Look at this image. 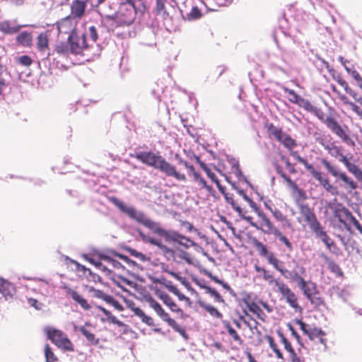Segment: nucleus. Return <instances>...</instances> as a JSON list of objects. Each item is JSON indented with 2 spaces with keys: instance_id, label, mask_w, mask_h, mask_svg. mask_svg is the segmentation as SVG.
<instances>
[{
  "instance_id": "e433bc0d",
  "label": "nucleus",
  "mask_w": 362,
  "mask_h": 362,
  "mask_svg": "<svg viewBox=\"0 0 362 362\" xmlns=\"http://www.w3.org/2000/svg\"><path fill=\"white\" fill-rule=\"evenodd\" d=\"M254 245L259 251L260 255L266 257L267 259L268 257L271 255L272 252H269L267 247L261 242L255 240L254 241Z\"/></svg>"
},
{
  "instance_id": "39448f33",
  "label": "nucleus",
  "mask_w": 362,
  "mask_h": 362,
  "mask_svg": "<svg viewBox=\"0 0 362 362\" xmlns=\"http://www.w3.org/2000/svg\"><path fill=\"white\" fill-rule=\"evenodd\" d=\"M105 0H71L69 3L70 6V16L74 17L75 19L79 21L85 14L86 9L88 4H100Z\"/></svg>"
},
{
  "instance_id": "f03ea898",
  "label": "nucleus",
  "mask_w": 362,
  "mask_h": 362,
  "mask_svg": "<svg viewBox=\"0 0 362 362\" xmlns=\"http://www.w3.org/2000/svg\"><path fill=\"white\" fill-rule=\"evenodd\" d=\"M111 202L130 218L135 220L140 224H142L152 233L158 235V236H161L164 228L161 227L160 223L153 221L142 211L136 210L132 206L125 204L123 202L116 197H112L111 199Z\"/></svg>"
},
{
  "instance_id": "f3484780",
  "label": "nucleus",
  "mask_w": 362,
  "mask_h": 362,
  "mask_svg": "<svg viewBox=\"0 0 362 362\" xmlns=\"http://www.w3.org/2000/svg\"><path fill=\"white\" fill-rule=\"evenodd\" d=\"M296 268L298 269V270H291L289 271L286 269H285L284 272L281 274L285 279H288L291 282L297 279V277L300 274H304L305 272V269L303 267H298V265H296Z\"/></svg>"
},
{
  "instance_id": "774afa93",
  "label": "nucleus",
  "mask_w": 362,
  "mask_h": 362,
  "mask_svg": "<svg viewBox=\"0 0 362 362\" xmlns=\"http://www.w3.org/2000/svg\"><path fill=\"white\" fill-rule=\"evenodd\" d=\"M308 224L310 228L313 233L322 227L320 223L317 220V218L308 223Z\"/></svg>"
},
{
  "instance_id": "bf43d9fd",
  "label": "nucleus",
  "mask_w": 362,
  "mask_h": 362,
  "mask_svg": "<svg viewBox=\"0 0 362 362\" xmlns=\"http://www.w3.org/2000/svg\"><path fill=\"white\" fill-rule=\"evenodd\" d=\"M279 156L282 161L285 163L286 167L287 168L288 170L293 174H295L296 173V170L294 168V165L291 164L288 159L285 157V156L282 155L281 153H279Z\"/></svg>"
},
{
  "instance_id": "423d86ee",
  "label": "nucleus",
  "mask_w": 362,
  "mask_h": 362,
  "mask_svg": "<svg viewBox=\"0 0 362 362\" xmlns=\"http://www.w3.org/2000/svg\"><path fill=\"white\" fill-rule=\"evenodd\" d=\"M78 21L74 17L68 16L57 23V29L59 34L67 35V40H71L75 36L76 25Z\"/></svg>"
},
{
  "instance_id": "e2e57ef3",
  "label": "nucleus",
  "mask_w": 362,
  "mask_h": 362,
  "mask_svg": "<svg viewBox=\"0 0 362 362\" xmlns=\"http://www.w3.org/2000/svg\"><path fill=\"white\" fill-rule=\"evenodd\" d=\"M102 259L108 263L109 264L112 265L115 268H119L122 267V264L119 262L109 257H103Z\"/></svg>"
},
{
  "instance_id": "2eb2a0df",
  "label": "nucleus",
  "mask_w": 362,
  "mask_h": 362,
  "mask_svg": "<svg viewBox=\"0 0 362 362\" xmlns=\"http://www.w3.org/2000/svg\"><path fill=\"white\" fill-rule=\"evenodd\" d=\"M160 237H164L166 241H174L177 242L179 239H185L187 242H190V239L180 235L176 231L174 230H167L163 229V232Z\"/></svg>"
},
{
  "instance_id": "58836bf2",
  "label": "nucleus",
  "mask_w": 362,
  "mask_h": 362,
  "mask_svg": "<svg viewBox=\"0 0 362 362\" xmlns=\"http://www.w3.org/2000/svg\"><path fill=\"white\" fill-rule=\"evenodd\" d=\"M45 356L46 362H58V358L53 353L49 345L46 344L45 346Z\"/></svg>"
},
{
  "instance_id": "c03bdc74",
  "label": "nucleus",
  "mask_w": 362,
  "mask_h": 362,
  "mask_svg": "<svg viewBox=\"0 0 362 362\" xmlns=\"http://www.w3.org/2000/svg\"><path fill=\"white\" fill-rule=\"evenodd\" d=\"M262 276L263 279L267 281L269 285L274 284L276 288H278L279 284H281L283 282L279 279H274L273 275L270 274L267 271L264 272Z\"/></svg>"
},
{
  "instance_id": "a19ab883",
  "label": "nucleus",
  "mask_w": 362,
  "mask_h": 362,
  "mask_svg": "<svg viewBox=\"0 0 362 362\" xmlns=\"http://www.w3.org/2000/svg\"><path fill=\"white\" fill-rule=\"evenodd\" d=\"M284 90L285 93H287L290 97L288 98V100L294 104H298L299 100L302 98L300 95H298L293 90L289 89L288 88H284Z\"/></svg>"
},
{
  "instance_id": "69168bd1",
  "label": "nucleus",
  "mask_w": 362,
  "mask_h": 362,
  "mask_svg": "<svg viewBox=\"0 0 362 362\" xmlns=\"http://www.w3.org/2000/svg\"><path fill=\"white\" fill-rule=\"evenodd\" d=\"M208 293L214 297L216 301L220 303L224 302V300L223 299L221 296L215 289L208 288Z\"/></svg>"
},
{
  "instance_id": "cd10ccee",
  "label": "nucleus",
  "mask_w": 362,
  "mask_h": 362,
  "mask_svg": "<svg viewBox=\"0 0 362 362\" xmlns=\"http://www.w3.org/2000/svg\"><path fill=\"white\" fill-rule=\"evenodd\" d=\"M232 167L233 168V174L235 175V177L240 181V182H245L248 185L250 186V182L247 180L245 176L242 173L238 161L235 160H233L231 163Z\"/></svg>"
},
{
  "instance_id": "49530a36",
  "label": "nucleus",
  "mask_w": 362,
  "mask_h": 362,
  "mask_svg": "<svg viewBox=\"0 0 362 362\" xmlns=\"http://www.w3.org/2000/svg\"><path fill=\"white\" fill-rule=\"evenodd\" d=\"M166 0H156V11L158 15L165 16L167 13L165 9V4Z\"/></svg>"
},
{
  "instance_id": "864d4df0",
  "label": "nucleus",
  "mask_w": 362,
  "mask_h": 362,
  "mask_svg": "<svg viewBox=\"0 0 362 362\" xmlns=\"http://www.w3.org/2000/svg\"><path fill=\"white\" fill-rule=\"evenodd\" d=\"M281 177L288 184V185L291 187L294 191H297L299 193L302 192V189H299L298 185L293 180H291V179L286 174H282Z\"/></svg>"
},
{
  "instance_id": "f257e3e1",
  "label": "nucleus",
  "mask_w": 362,
  "mask_h": 362,
  "mask_svg": "<svg viewBox=\"0 0 362 362\" xmlns=\"http://www.w3.org/2000/svg\"><path fill=\"white\" fill-rule=\"evenodd\" d=\"M133 156L144 164L159 170L168 177H173L178 181H186L185 174L178 172L173 165L158 154L151 151H139L136 152Z\"/></svg>"
},
{
  "instance_id": "7c9ffc66",
  "label": "nucleus",
  "mask_w": 362,
  "mask_h": 362,
  "mask_svg": "<svg viewBox=\"0 0 362 362\" xmlns=\"http://www.w3.org/2000/svg\"><path fill=\"white\" fill-rule=\"evenodd\" d=\"M247 308L248 310L253 313L254 314L257 315V317L262 320H264V316L265 315H264V313L263 312V310L260 308L259 306H258L256 303H247Z\"/></svg>"
},
{
  "instance_id": "37998d69",
  "label": "nucleus",
  "mask_w": 362,
  "mask_h": 362,
  "mask_svg": "<svg viewBox=\"0 0 362 362\" xmlns=\"http://www.w3.org/2000/svg\"><path fill=\"white\" fill-rule=\"evenodd\" d=\"M164 303L169 307L171 311L180 313L181 315L183 314L182 310L178 308L177 305L173 301L171 297L167 298V300Z\"/></svg>"
},
{
  "instance_id": "13d9d810",
  "label": "nucleus",
  "mask_w": 362,
  "mask_h": 362,
  "mask_svg": "<svg viewBox=\"0 0 362 362\" xmlns=\"http://www.w3.org/2000/svg\"><path fill=\"white\" fill-rule=\"evenodd\" d=\"M225 199L227 203L230 204L235 211H237L239 214H241V208L237 205L232 197H230L228 194H225Z\"/></svg>"
},
{
  "instance_id": "a211bd4d",
  "label": "nucleus",
  "mask_w": 362,
  "mask_h": 362,
  "mask_svg": "<svg viewBox=\"0 0 362 362\" xmlns=\"http://www.w3.org/2000/svg\"><path fill=\"white\" fill-rule=\"evenodd\" d=\"M341 141L346 143L348 146L354 147L355 146L354 141L346 134V131L339 125V127L333 132Z\"/></svg>"
},
{
  "instance_id": "20e7f679",
  "label": "nucleus",
  "mask_w": 362,
  "mask_h": 362,
  "mask_svg": "<svg viewBox=\"0 0 362 362\" xmlns=\"http://www.w3.org/2000/svg\"><path fill=\"white\" fill-rule=\"evenodd\" d=\"M322 163L332 176L340 179L344 182L346 188L356 189L358 187L357 183L352 178L349 177L344 172L340 171L337 167L332 165L328 160L323 159Z\"/></svg>"
},
{
  "instance_id": "5fc2aeb1",
  "label": "nucleus",
  "mask_w": 362,
  "mask_h": 362,
  "mask_svg": "<svg viewBox=\"0 0 362 362\" xmlns=\"http://www.w3.org/2000/svg\"><path fill=\"white\" fill-rule=\"evenodd\" d=\"M16 62L24 66H29L31 65L33 60L30 57L27 55H23L17 57Z\"/></svg>"
},
{
  "instance_id": "8fccbe9b",
  "label": "nucleus",
  "mask_w": 362,
  "mask_h": 362,
  "mask_svg": "<svg viewBox=\"0 0 362 362\" xmlns=\"http://www.w3.org/2000/svg\"><path fill=\"white\" fill-rule=\"evenodd\" d=\"M267 209L270 210L274 218L279 221H287L286 217L277 209H272L271 207L267 206Z\"/></svg>"
},
{
  "instance_id": "c756f323",
  "label": "nucleus",
  "mask_w": 362,
  "mask_h": 362,
  "mask_svg": "<svg viewBox=\"0 0 362 362\" xmlns=\"http://www.w3.org/2000/svg\"><path fill=\"white\" fill-rule=\"evenodd\" d=\"M193 179L202 188L206 189L209 192L212 191V187L208 185L205 180L197 173L194 172Z\"/></svg>"
},
{
  "instance_id": "aec40b11",
  "label": "nucleus",
  "mask_w": 362,
  "mask_h": 362,
  "mask_svg": "<svg viewBox=\"0 0 362 362\" xmlns=\"http://www.w3.org/2000/svg\"><path fill=\"white\" fill-rule=\"evenodd\" d=\"M132 311L134 312V315L139 317L144 323L148 326H153L154 325L153 318L146 315L141 308H132Z\"/></svg>"
},
{
  "instance_id": "0e129e2a",
  "label": "nucleus",
  "mask_w": 362,
  "mask_h": 362,
  "mask_svg": "<svg viewBox=\"0 0 362 362\" xmlns=\"http://www.w3.org/2000/svg\"><path fill=\"white\" fill-rule=\"evenodd\" d=\"M129 8L127 9V11L128 12L127 17L124 20V23L127 24H130L132 23V21L134 18V13H135L134 7L132 5H129Z\"/></svg>"
},
{
  "instance_id": "f8f14e48",
  "label": "nucleus",
  "mask_w": 362,
  "mask_h": 362,
  "mask_svg": "<svg viewBox=\"0 0 362 362\" xmlns=\"http://www.w3.org/2000/svg\"><path fill=\"white\" fill-rule=\"evenodd\" d=\"M0 293L6 300L12 299L16 293L15 286L8 281L0 277Z\"/></svg>"
},
{
  "instance_id": "680f3d73",
  "label": "nucleus",
  "mask_w": 362,
  "mask_h": 362,
  "mask_svg": "<svg viewBox=\"0 0 362 362\" xmlns=\"http://www.w3.org/2000/svg\"><path fill=\"white\" fill-rule=\"evenodd\" d=\"M311 113L314 114L322 122H324L325 119H326V118H325L324 112L320 108H318L315 106L314 107Z\"/></svg>"
},
{
  "instance_id": "3c124183",
  "label": "nucleus",
  "mask_w": 362,
  "mask_h": 362,
  "mask_svg": "<svg viewBox=\"0 0 362 362\" xmlns=\"http://www.w3.org/2000/svg\"><path fill=\"white\" fill-rule=\"evenodd\" d=\"M298 105L302 108H303L305 110L311 112L312 110L314 108V105H313L309 100L302 98L298 104Z\"/></svg>"
},
{
  "instance_id": "c85d7f7f",
  "label": "nucleus",
  "mask_w": 362,
  "mask_h": 362,
  "mask_svg": "<svg viewBox=\"0 0 362 362\" xmlns=\"http://www.w3.org/2000/svg\"><path fill=\"white\" fill-rule=\"evenodd\" d=\"M200 305L207 311L211 316L221 319L223 317V315L214 306L206 304L204 303H200Z\"/></svg>"
},
{
  "instance_id": "79ce46f5",
  "label": "nucleus",
  "mask_w": 362,
  "mask_h": 362,
  "mask_svg": "<svg viewBox=\"0 0 362 362\" xmlns=\"http://www.w3.org/2000/svg\"><path fill=\"white\" fill-rule=\"evenodd\" d=\"M267 129L269 133L275 137L276 139H279L281 135L283 134V132L281 128L274 126L273 124H269L267 125Z\"/></svg>"
},
{
  "instance_id": "6ab92c4d",
  "label": "nucleus",
  "mask_w": 362,
  "mask_h": 362,
  "mask_svg": "<svg viewBox=\"0 0 362 362\" xmlns=\"http://www.w3.org/2000/svg\"><path fill=\"white\" fill-rule=\"evenodd\" d=\"M25 25L11 26L8 21H5L0 23V31L4 34H13L20 30L22 27Z\"/></svg>"
},
{
  "instance_id": "0eeeda50",
  "label": "nucleus",
  "mask_w": 362,
  "mask_h": 362,
  "mask_svg": "<svg viewBox=\"0 0 362 362\" xmlns=\"http://www.w3.org/2000/svg\"><path fill=\"white\" fill-rule=\"evenodd\" d=\"M145 300L148 303L149 306L153 308L157 315L169 326L175 325V320L170 318L168 313H167L161 307V305L150 295L148 294L144 296Z\"/></svg>"
},
{
  "instance_id": "338daca9",
  "label": "nucleus",
  "mask_w": 362,
  "mask_h": 362,
  "mask_svg": "<svg viewBox=\"0 0 362 362\" xmlns=\"http://www.w3.org/2000/svg\"><path fill=\"white\" fill-rule=\"evenodd\" d=\"M347 221H349L358 231H360L362 229V226L360 224L358 221L352 215L351 212L350 213V216L348 217Z\"/></svg>"
},
{
  "instance_id": "4d7b16f0",
  "label": "nucleus",
  "mask_w": 362,
  "mask_h": 362,
  "mask_svg": "<svg viewBox=\"0 0 362 362\" xmlns=\"http://www.w3.org/2000/svg\"><path fill=\"white\" fill-rule=\"evenodd\" d=\"M269 346L275 352L276 357L280 359H284L283 354L280 351V350L277 348L276 344L272 337H269Z\"/></svg>"
},
{
  "instance_id": "bb28decb",
  "label": "nucleus",
  "mask_w": 362,
  "mask_h": 362,
  "mask_svg": "<svg viewBox=\"0 0 362 362\" xmlns=\"http://www.w3.org/2000/svg\"><path fill=\"white\" fill-rule=\"evenodd\" d=\"M201 16L202 12L197 6H193L189 12L183 15V18L189 21L199 19Z\"/></svg>"
},
{
  "instance_id": "6e6552de",
  "label": "nucleus",
  "mask_w": 362,
  "mask_h": 362,
  "mask_svg": "<svg viewBox=\"0 0 362 362\" xmlns=\"http://www.w3.org/2000/svg\"><path fill=\"white\" fill-rule=\"evenodd\" d=\"M277 290L291 308L294 309L299 308L296 294L285 283L279 284Z\"/></svg>"
},
{
  "instance_id": "473e14b6",
  "label": "nucleus",
  "mask_w": 362,
  "mask_h": 362,
  "mask_svg": "<svg viewBox=\"0 0 362 362\" xmlns=\"http://www.w3.org/2000/svg\"><path fill=\"white\" fill-rule=\"evenodd\" d=\"M345 70L352 76V78L356 81L358 86L362 90V77L361 75L354 68L345 66Z\"/></svg>"
},
{
  "instance_id": "6e6d98bb",
  "label": "nucleus",
  "mask_w": 362,
  "mask_h": 362,
  "mask_svg": "<svg viewBox=\"0 0 362 362\" xmlns=\"http://www.w3.org/2000/svg\"><path fill=\"white\" fill-rule=\"evenodd\" d=\"M56 51L59 54H66L70 51L68 42L66 43H59L56 47Z\"/></svg>"
},
{
  "instance_id": "a18cd8bd",
  "label": "nucleus",
  "mask_w": 362,
  "mask_h": 362,
  "mask_svg": "<svg viewBox=\"0 0 362 362\" xmlns=\"http://www.w3.org/2000/svg\"><path fill=\"white\" fill-rule=\"evenodd\" d=\"M320 182V185L325 188V189L327 192L333 193V189H334V187L329 183V181L327 178H323L322 177V173H320V177L316 179Z\"/></svg>"
},
{
  "instance_id": "de8ad7c7",
  "label": "nucleus",
  "mask_w": 362,
  "mask_h": 362,
  "mask_svg": "<svg viewBox=\"0 0 362 362\" xmlns=\"http://www.w3.org/2000/svg\"><path fill=\"white\" fill-rule=\"evenodd\" d=\"M324 123L332 132H334L339 126V123L332 117H326Z\"/></svg>"
},
{
  "instance_id": "dca6fc26",
  "label": "nucleus",
  "mask_w": 362,
  "mask_h": 362,
  "mask_svg": "<svg viewBox=\"0 0 362 362\" xmlns=\"http://www.w3.org/2000/svg\"><path fill=\"white\" fill-rule=\"evenodd\" d=\"M68 293L71 296L72 299L78 303L85 310L90 309V305L88 304V301L78 292L72 289H69Z\"/></svg>"
},
{
  "instance_id": "f704fd0d",
  "label": "nucleus",
  "mask_w": 362,
  "mask_h": 362,
  "mask_svg": "<svg viewBox=\"0 0 362 362\" xmlns=\"http://www.w3.org/2000/svg\"><path fill=\"white\" fill-rule=\"evenodd\" d=\"M346 168L358 180H362V170L356 164L350 163Z\"/></svg>"
},
{
  "instance_id": "ea45409f",
  "label": "nucleus",
  "mask_w": 362,
  "mask_h": 362,
  "mask_svg": "<svg viewBox=\"0 0 362 362\" xmlns=\"http://www.w3.org/2000/svg\"><path fill=\"white\" fill-rule=\"evenodd\" d=\"M276 238H277L279 241L285 245V246L288 248L289 251L293 250V246L288 239L282 234V233L279 230L276 231V233L274 235Z\"/></svg>"
},
{
  "instance_id": "09e8293b",
  "label": "nucleus",
  "mask_w": 362,
  "mask_h": 362,
  "mask_svg": "<svg viewBox=\"0 0 362 362\" xmlns=\"http://www.w3.org/2000/svg\"><path fill=\"white\" fill-rule=\"evenodd\" d=\"M96 308L101 310L104 315L107 317V319L109 320L112 323L117 324L119 322L117 317L112 315V313L106 310L105 308L100 306V305H96Z\"/></svg>"
},
{
  "instance_id": "ddd939ff",
  "label": "nucleus",
  "mask_w": 362,
  "mask_h": 362,
  "mask_svg": "<svg viewBox=\"0 0 362 362\" xmlns=\"http://www.w3.org/2000/svg\"><path fill=\"white\" fill-rule=\"evenodd\" d=\"M351 211L343 206L341 204H339L334 211V216L337 217L340 223L344 225V226L349 229L346 220L350 216Z\"/></svg>"
},
{
  "instance_id": "412c9836",
  "label": "nucleus",
  "mask_w": 362,
  "mask_h": 362,
  "mask_svg": "<svg viewBox=\"0 0 362 362\" xmlns=\"http://www.w3.org/2000/svg\"><path fill=\"white\" fill-rule=\"evenodd\" d=\"M16 40L18 44L24 47H29L31 45L33 37L30 33L23 31L17 36Z\"/></svg>"
},
{
  "instance_id": "1a4fd4ad",
  "label": "nucleus",
  "mask_w": 362,
  "mask_h": 362,
  "mask_svg": "<svg viewBox=\"0 0 362 362\" xmlns=\"http://www.w3.org/2000/svg\"><path fill=\"white\" fill-rule=\"evenodd\" d=\"M258 216L261 218V223L260 225H258L257 230H259L264 234L267 235H274L276 231L279 230V229L273 225L262 211H258Z\"/></svg>"
},
{
  "instance_id": "9d476101",
  "label": "nucleus",
  "mask_w": 362,
  "mask_h": 362,
  "mask_svg": "<svg viewBox=\"0 0 362 362\" xmlns=\"http://www.w3.org/2000/svg\"><path fill=\"white\" fill-rule=\"evenodd\" d=\"M70 47V52L73 54H80L83 49L89 46L88 42H86V35H82L78 38L76 35L71 40H68Z\"/></svg>"
},
{
  "instance_id": "5701e85b",
  "label": "nucleus",
  "mask_w": 362,
  "mask_h": 362,
  "mask_svg": "<svg viewBox=\"0 0 362 362\" xmlns=\"http://www.w3.org/2000/svg\"><path fill=\"white\" fill-rule=\"evenodd\" d=\"M300 211L308 223L316 218L315 214L308 205H301L300 206Z\"/></svg>"
},
{
  "instance_id": "72a5a7b5",
  "label": "nucleus",
  "mask_w": 362,
  "mask_h": 362,
  "mask_svg": "<svg viewBox=\"0 0 362 362\" xmlns=\"http://www.w3.org/2000/svg\"><path fill=\"white\" fill-rule=\"evenodd\" d=\"M224 327L227 329L228 334L236 341H238L240 344L242 343V339L237 333V332L230 325L228 322H223Z\"/></svg>"
},
{
  "instance_id": "c9c22d12",
  "label": "nucleus",
  "mask_w": 362,
  "mask_h": 362,
  "mask_svg": "<svg viewBox=\"0 0 362 362\" xmlns=\"http://www.w3.org/2000/svg\"><path fill=\"white\" fill-rule=\"evenodd\" d=\"M301 290L303 292V294L306 296L307 298L313 296L315 292V286L314 284L311 282H307L304 286L301 288Z\"/></svg>"
},
{
  "instance_id": "a878e982",
  "label": "nucleus",
  "mask_w": 362,
  "mask_h": 362,
  "mask_svg": "<svg viewBox=\"0 0 362 362\" xmlns=\"http://www.w3.org/2000/svg\"><path fill=\"white\" fill-rule=\"evenodd\" d=\"M268 262L272 264L277 271H279L281 274L285 270V268L283 266V262L279 260L273 253H271L269 257H267Z\"/></svg>"
},
{
  "instance_id": "9b49d317",
  "label": "nucleus",
  "mask_w": 362,
  "mask_h": 362,
  "mask_svg": "<svg viewBox=\"0 0 362 362\" xmlns=\"http://www.w3.org/2000/svg\"><path fill=\"white\" fill-rule=\"evenodd\" d=\"M141 236L144 242L157 246L163 252L167 259H170V257H173V250L163 245L160 240L150 236L144 235L143 234H141Z\"/></svg>"
},
{
  "instance_id": "393cba45",
  "label": "nucleus",
  "mask_w": 362,
  "mask_h": 362,
  "mask_svg": "<svg viewBox=\"0 0 362 362\" xmlns=\"http://www.w3.org/2000/svg\"><path fill=\"white\" fill-rule=\"evenodd\" d=\"M37 46L40 52H45L47 49L48 37L45 33H42L38 35Z\"/></svg>"
},
{
  "instance_id": "603ef678",
  "label": "nucleus",
  "mask_w": 362,
  "mask_h": 362,
  "mask_svg": "<svg viewBox=\"0 0 362 362\" xmlns=\"http://www.w3.org/2000/svg\"><path fill=\"white\" fill-rule=\"evenodd\" d=\"M325 334V332L321 329L317 327H310L308 337L310 339H313L315 337L324 336Z\"/></svg>"
},
{
  "instance_id": "052dcab7",
  "label": "nucleus",
  "mask_w": 362,
  "mask_h": 362,
  "mask_svg": "<svg viewBox=\"0 0 362 362\" xmlns=\"http://www.w3.org/2000/svg\"><path fill=\"white\" fill-rule=\"evenodd\" d=\"M303 165L305 167V168L308 170L310 171V173L315 179H318L320 177V172L315 170L313 165L311 164H309L307 160H305V164Z\"/></svg>"
},
{
  "instance_id": "7ed1b4c3",
  "label": "nucleus",
  "mask_w": 362,
  "mask_h": 362,
  "mask_svg": "<svg viewBox=\"0 0 362 362\" xmlns=\"http://www.w3.org/2000/svg\"><path fill=\"white\" fill-rule=\"evenodd\" d=\"M45 332L47 338L59 349L68 351H74L73 344L68 339L66 334L61 330L52 327H47L45 328Z\"/></svg>"
},
{
  "instance_id": "2f4dec72",
  "label": "nucleus",
  "mask_w": 362,
  "mask_h": 362,
  "mask_svg": "<svg viewBox=\"0 0 362 362\" xmlns=\"http://www.w3.org/2000/svg\"><path fill=\"white\" fill-rule=\"evenodd\" d=\"M83 35H86V42L92 41L93 42H95L98 39V32L95 26L92 25L88 28V30L86 34Z\"/></svg>"
},
{
  "instance_id": "4be33fe9",
  "label": "nucleus",
  "mask_w": 362,
  "mask_h": 362,
  "mask_svg": "<svg viewBox=\"0 0 362 362\" xmlns=\"http://www.w3.org/2000/svg\"><path fill=\"white\" fill-rule=\"evenodd\" d=\"M278 141L281 142L286 148L292 149L296 146V143L288 134L283 132Z\"/></svg>"
},
{
  "instance_id": "4468645a",
  "label": "nucleus",
  "mask_w": 362,
  "mask_h": 362,
  "mask_svg": "<svg viewBox=\"0 0 362 362\" xmlns=\"http://www.w3.org/2000/svg\"><path fill=\"white\" fill-rule=\"evenodd\" d=\"M319 143L323 148L327 151L328 153L334 158L339 157L341 155V147L336 146L334 142H325L323 139H320Z\"/></svg>"
},
{
  "instance_id": "b1692460",
  "label": "nucleus",
  "mask_w": 362,
  "mask_h": 362,
  "mask_svg": "<svg viewBox=\"0 0 362 362\" xmlns=\"http://www.w3.org/2000/svg\"><path fill=\"white\" fill-rule=\"evenodd\" d=\"M74 329L81 332V334L86 338V339L88 341H90L94 344H98V340L95 339V335L93 333H91L90 331L86 329L84 327L74 325Z\"/></svg>"
},
{
  "instance_id": "4c0bfd02",
  "label": "nucleus",
  "mask_w": 362,
  "mask_h": 362,
  "mask_svg": "<svg viewBox=\"0 0 362 362\" xmlns=\"http://www.w3.org/2000/svg\"><path fill=\"white\" fill-rule=\"evenodd\" d=\"M90 292L93 293V296L100 299L103 300L106 303H108L110 300L112 296H110L105 293H104L101 290L95 289L93 288H90L89 290Z\"/></svg>"
}]
</instances>
